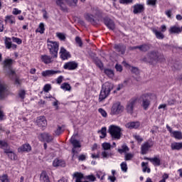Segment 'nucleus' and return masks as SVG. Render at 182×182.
Segmentation results:
<instances>
[{
    "instance_id": "nucleus-1",
    "label": "nucleus",
    "mask_w": 182,
    "mask_h": 182,
    "mask_svg": "<svg viewBox=\"0 0 182 182\" xmlns=\"http://www.w3.org/2000/svg\"><path fill=\"white\" fill-rule=\"evenodd\" d=\"M112 90H113V84L109 82L104 83L99 96L100 102L105 100V99L110 95V92H112Z\"/></svg>"
},
{
    "instance_id": "nucleus-2",
    "label": "nucleus",
    "mask_w": 182,
    "mask_h": 182,
    "mask_svg": "<svg viewBox=\"0 0 182 182\" xmlns=\"http://www.w3.org/2000/svg\"><path fill=\"white\" fill-rule=\"evenodd\" d=\"M151 96H153V93L148 92L142 95L140 97L141 106L144 110H148L149 107H150V99H151Z\"/></svg>"
},
{
    "instance_id": "nucleus-3",
    "label": "nucleus",
    "mask_w": 182,
    "mask_h": 182,
    "mask_svg": "<svg viewBox=\"0 0 182 182\" xmlns=\"http://www.w3.org/2000/svg\"><path fill=\"white\" fill-rule=\"evenodd\" d=\"M108 132L112 137L115 140H119L122 137V129L120 127H117L116 125H111L109 127Z\"/></svg>"
},
{
    "instance_id": "nucleus-4",
    "label": "nucleus",
    "mask_w": 182,
    "mask_h": 182,
    "mask_svg": "<svg viewBox=\"0 0 182 182\" xmlns=\"http://www.w3.org/2000/svg\"><path fill=\"white\" fill-rule=\"evenodd\" d=\"M47 43L50 55H52L53 58H56L58 56V50H59V43L48 40Z\"/></svg>"
},
{
    "instance_id": "nucleus-5",
    "label": "nucleus",
    "mask_w": 182,
    "mask_h": 182,
    "mask_svg": "<svg viewBox=\"0 0 182 182\" xmlns=\"http://www.w3.org/2000/svg\"><path fill=\"white\" fill-rule=\"evenodd\" d=\"M123 110H124V107L119 102H117L113 104L111 113L112 114H120V113H123Z\"/></svg>"
},
{
    "instance_id": "nucleus-6",
    "label": "nucleus",
    "mask_w": 182,
    "mask_h": 182,
    "mask_svg": "<svg viewBox=\"0 0 182 182\" xmlns=\"http://www.w3.org/2000/svg\"><path fill=\"white\" fill-rule=\"evenodd\" d=\"M159 52L151 51L146 55V57L144 58V61L151 63V62H153L154 60H159Z\"/></svg>"
},
{
    "instance_id": "nucleus-7",
    "label": "nucleus",
    "mask_w": 182,
    "mask_h": 182,
    "mask_svg": "<svg viewBox=\"0 0 182 182\" xmlns=\"http://www.w3.org/2000/svg\"><path fill=\"white\" fill-rule=\"evenodd\" d=\"M70 143L73 144V148L72 149V153H73V158L75 157V154L79 153L80 151V149H80L82 147V145L80 144V141L75 139V138L72 137L70 139Z\"/></svg>"
},
{
    "instance_id": "nucleus-8",
    "label": "nucleus",
    "mask_w": 182,
    "mask_h": 182,
    "mask_svg": "<svg viewBox=\"0 0 182 182\" xmlns=\"http://www.w3.org/2000/svg\"><path fill=\"white\" fill-rule=\"evenodd\" d=\"M166 129L171 134V137H173L176 140H182V132L181 131H173L170 126L166 125Z\"/></svg>"
},
{
    "instance_id": "nucleus-9",
    "label": "nucleus",
    "mask_w": 182,
    "mask_h": 182,
    "mask_svg": "<svg viewBox=\"0 0 182 182\" xmlns=\"http://www.w3.org/2000/svg\"><path fill=\"white\" fill-rule=\"evenodd\" d=\"M134 106H136V100H130L126 107V110L127 113H129L130 114H132L133 111L134 110Z\"/></svg>"
},
{
    "instance_id": "nucleus-10",
    "label": "nucleus",
    "mask_w": 182,
    "mask_h": 182,
    "mask_svg": "<svg viewBox=\"0 0 182 182\" xmlns=\"http://www.w3.org/2000/svg\"><path fill=\"white\" fill-rule=\"evenodd\" d=\"M36 123L39 127H46L48 124V122L46 121V118H45V117H38L36 121Z\"/></svg>"
},
{
    "instance_id": "nucleus-11",
    "label": "nucleus",
    "mask_w": 182,
    "mask_h": 182,
    "mask_svg": "<svg viewBox=\"0 0 182 182\" xmlns=\"http://www.w3.org/2000/svg\"><path fill=\"white\" fill-rule=\"evenodd\" d=\"M60 58L63 60H66V59H69V58H70V53L68 50H66L65 48L63 47L60 48Z\"/></svg>"
},
{
    "instance_id": "nucleus-12",
    "label": "nucleus",
    "mask_w": 182,
    "mask_h": 182,
    "mask_svg": "<svg viewBox=\"0 0 182 182\" xmlns=\"http://www.w3.org/2000/svg\"><path fill=\"white\" fill-rule=\"evenodd\" d=\"M40 140L43 141H47V143H50L53 140V137L49 134H41L39 136Z\"/></svg>"
},
{
    "instance_id": "nucleus-13",
    "label": "nucleus",
    "mask_w": 182,
    "mask_h": 182,
    "mask_svg": "<svg viewBox=\"0 0 182 182\" xmlns=\"http://www.w3.org/2000/svg\"><path fill=\"white\" fill-rule=\"evenodd\" d=\"M31 150H32V147L29 144H24L18 149V151L19 153H23V152L28 153L31 151Z\"/></svg>"
},
{
    "instance_id": "nucleus-14",
    "label": "nucleus",
    "mask_w": 182,
    "mask_h": 182,
    "mask_svg": "<svg viewBox=\"0 0 182 182\" xmlns=\"http://www.w3.org/2000/svg\"><path fill=\"white\" fill-rule=\"evenodd\" d=\"M152 146H153V144H151L149 142L144 143L141 147V154H146L147 151H149V149H151V147H152Z\"/></svg>"
},
{
    "instance_id": "nucleus-15",
    "label": "nucleus",
    "mask_w": 182,
    "mask_h": 182,
    "mask_svg": "<svg viewBox=\"0 0 182 182\" xmlns=\"http://www.w3.org/2000/svg\"><path fill=\"white\" fill-rule=\"evenodd\" d=\"M134 14H141V12H143V11H144V4H135L134 6Z\"/></svg>"
},
{
    "instance_id": "nucleus-16",
    "label": "nucleus",
    "mask_w": 182,
    "mask_h": 182,
    "mask_svg": "<svg viewBox=\"0 0 182 182\" xmlns=\"http://www.w3.org/2000/svg\"><path fill=\"white\" fill-rule=\"evenodd\" d=\"M78 66L77 63L75 61H70L68 63H66L63 68L64 69H76Z\"/></svg>"
},
{
    "instance_id": "nucleus-17",
    "label": "nucleus",
    "mask_w": 182,
    "mask_h": 182,
    "mask_svg": "<svg viewBox=\"0 0 182 182\" xmlns=\"http://www.w3.org/2000/svg\"><path fill=\"white\" fill-rule=\"evenodd\" d=\"M125 127L127 129H139L140 127V122H128L125 124Z\"/></svg>"
},
{
    "instance_id": "nucleus-18",
    "label": "nucleus",
    "mask_w": 182,
    "mask_h": 182,
    "mask_svg": "<svg viewBox=\"0 0 182 182\" xmlns=\"http://www.w3.org/2000/svg\"><path fill=\"white\" fill-rule=\"evenodd\" d=\"M53 166L54 167H65L66 163L62 159H55L53 162Z\"/></svg>"
},
{
    "instance_id": "nucleus-19",
    "label": "nucleus",
    "mask_w": 182,
    "mask_h": 182,
    "mask_svg": "<svg viewBox=\"0 0 182 182\" xmlns=\"http://www.w3.org/2000/svg\"><path fill=\"white\" fill-rule=\"evenodd\" d=\"M4 153L8 156L10 160H16V154H15L9 148L8 149H5Z\"/></svg>"
},
{
    "instance_id": "nucleus-20",
    "label": "nucleus",
    "mask_w": 182,
    "mask_h": 182,
    "mask_svg": "<svg viewBox=\"0 0 182 182\" xmlns=\"http://www.w3.org/2000/svg\"><path fill=\"white\" fill-rule=\"evenodd\" d=\"M105 24L106 25V26H107V28L109 29H111L112 31H113V29H114L115 26H114V22H113V21L109 19V18H105L104 20Z\"/></svg>"
},
{
    "instance_id": "nucleus-21",
    "label": "nucleus",
    "mask_w": 182,
    "mask_h": 182,
    "mask_svg": "<svg viewBox=\"0 0 182 182\" xmlns=\"http://www.w3.org/2000/svg\"><path fill=\"white\" fill-rule=\"evenodd\" d=\"M6 92V85L5 83L0 81V99H2L5 96Z\"/></svg>"
},
{
    "instance_id": "nucleus-22",
    "label": "nucleus",
    "mask_w": 182,
    "mask_h": 182,
    "mask_svg": "<svg viewBox=\"0 0 182 182\" xmlns=\"http://www.w3.org/2000/svg\"><path fill=\"white\" fill-rule=\"evenodd\" d=\"M168 31L169 33H181V28L178 27V26H172Z\"/></svg>"
},
{
    "instance_id": "nucleus-23",
    "label": "nucleus",
    "mask_w": 182,
    "mask_h": 182,
    "mask_svg": "<svg viewBox=\"0 0 182 182\" xmlns=\"http://www.w3.org/2000/svg\"><path fill=\"white\" fill-rule=\"evenodd\" d=\"M60 71L59 70H47L42 73L43 76H52V75H56V73H60Z\"/></svg>"
},
{
    "instance_id": "nucleus-24",
    "label": "nucleus",
    "mask_w": 182,
    "mask_h": 182,
    "mask_svg": "<svg viewBox=\"0 0 182 182\" xmlns=\"http://www.w3.org/2000/svg\"><path fill=\"white\" fill-rule=\"evenodd\" d=\"M40 181L41 182H50L49 180V176H48V173L46 171H43L40 175Z\"/></svg>"
},
{
    "instance_id": "nucleus-25",
    "label": "nucleus",
    "mask_w": 182,
    "mask_h": 182,
    "mask_svg": "<svg viewBox=\"0 0 182 182\" xmlns=\"http://www.w3.org/2000/svg\"><path fill=\"white\" fill-rule=\"evenodd\" d=\"M4 22L6 23H10L11 25L15 23V16L10 15V16H6Z\"/></svg>"
},
{
    "instance_id": "nucleus-26",
    "label": "nucleus",
    "mask_w": 182,
    "mask_h": 182,
    "mask_svg": "<svg viewBox=\"0 0 182 182\" xmlns=\"http://www.w3.org/2000/svg\"><path fill=\"white\" fill-rule=\"evenodd\" d=\"M147 160H149L154 166H160L161 160L159 157H154V158H148Z\"/></svg>"
},
{
    "instance_id": "nucleus-27",
    "label": "nucleus",
    "mask_w": 182,
    "mask_h": 182,
    "mask_svg": "<svg viewBox=\"0 0 182 182\" xmlns=\"http://www.w3.org/2000/svg\"><path fill=\"white\" fill-rule=\"evenodd\" d=\"M171 150H181L182 142H173L171 144Z\"/></svg>"
},
{
    "instance_id": "nucleus-28",
    "label": "nucleus",
    "mask_w": 182,
    "mask_h": 182,
    "mask_svg": "<svg viewBox=\"0 0 182 182\" xmlns=\"http://www.w3.org/2000/svg\"><path fill=\"white\" fill-rule=\"evenodd\" d=\"M65 2H66V0H56L57 5L60 6L63 11H66L67 9Z\"/></svg>"
},
{
    "instance_id": "nucleus-29",
    "label": "nucleus",
    "mask_w": 182,
    "mask_h": 182,
    "mask_svg": "<svg viewBox=\"0 0 182 182\" xmlns=\"http://www.w3.org/2000/svg\"><path fill=\"white\" fill-rule=\"evenodd\" d=\"M14 60L11 59V58H7L4 60L3 65H4V68H11V66H12V65H14Z\"/></svg>"
},
{
    "instance_id": "nucleus-30",
    "label": "nucleus",
    "mask_w": 182,
    "mask_h": 182,
    "mask_svg": "<svg viewBox=\"0 0 182 182\" xmlns=\"http://www.w3.org/2000/svg\"><path fill=\"white\" fill-rule=\"evenodd\" d=\"M36 33H41V35L45 33V23H40L38 28L36 30Z\"/></svg>"
},
{
    "instance_id": "nucleus-31",
    "label": "nucleus",
    "mask_w": 182,
    "mask_h": 182,
    "mask_svg": "<svg viewBox=\"0 0 182 182\" xmlns=\"http://www.w3.org/2000/svg\"><path fill=\"white\" fill-rule=\"evenodd\" d=\"M114 48L117 52H121L122 55H123L126 50V46L123 45H115Z\"/></svg>"
},
{
    "instance_id": "nucleus-32",
    "label": "nucleus",
    "mask_w": 182,
    "mask_h": 182,
    "mask_svg": "<svg viewBox=\"0 0 182 182\" xmlns=\"http://www.w3.org/2000/svg\"><path fill=\"white\" fill-rule=\"evenodd\" d=\"M152 31L156 35V38H157V39H164V35H163V33H161V32L157 31V29L154 28L152 30Z\"/></svg>"
},
{
    "instance_id": "nucleus-33",
    "label": "nucleus",
    "mask_w": 182,
    "mask_h": 182,
    "mask_svg": "<svg viewBox=\"0 0 182 182\" xmlns=\"http://www.w3.org/2000/svg\"><path fill=\"white\" fill-rule=\"evenodd\" d=\"M150 47L147 45H143L140 46H135L132 47V49H139V50H143L144 52H146V50H149Z\"/></svg>"
},
{
    "instance_id": "nucleus-34",
    "label": "nucleus",
    "mask_w": 182,
    "mask_h": 182,
    "mask_svg": "<svg viewBox=\"0 0 182 182\" xmlns=\"http://www.w3.org/2000/svg\"><path fill=\"white\" fill-rule=\"evenodd\" d=\"M41 60L44 63H50V62H52V58H50V56H48L46 55H41Z\"/></svg>"
},
{
    "instance_id": "nucleus-35",
    "label": "nucleus",
    "mask_w": 182,
    "mask_h": 182,
    "mask_svg": "<svg viewBox=\"0 0 182 182\" xmlns=\"http://www.w3.org/2000/svg\"><path fill=\"white\" fill-rule=\"evenodd\" d=\"M127 85H130V80H126L124 81L123 84L118 85L117 90L119 92V90L123 89L124 86H127Z\"/></svg>"
},
{
    "instance_id": "nucleus-36",
    "label": "nucleus",
    "mask_w": 182,
    "mask_h": 182,
    "mask_svg": "<svg viewBox=\"0 0 182 182\" xmlns=\"http://www.w3.org/2000/svg\"><path fill=\"white\" fill-rule=\"evenodd\" d=\"M74 176L76 178L75 182H82V180H83V175L80 173H75Z\"/></svg>"
},
{
    "instance_id": "nucleus-37",
    "label": "nucleus",
    "mask_w": 182,
    "mask_h": 182,
    "mask_svg": "<svg viewBox=\"0 0 182 182\" xmlns=\"http://www.w3.org/2000/svg\"><path fill=\"white\" fill-rule=\"evenodd\" d=\"M107 129L106 127H102V129L100 131H99V133H100V139H105V137H106L107 136Z\"/></svg>"
},
{
    "instance_id": "nucleus-38",
    "label": "nucleus",
    "mask_w": 182,
    "mask_h": 182,
    "mask_svg": "<svg viewBox=\"0 0 182 182\" xmlns=\"http://www.w3.org/2000/svg\"><path fill=\"white\" fill-rule=\"evenodd\" d=\"M61 89L63 90H67L69 91L71 89L70 85H69L68 82H64L61 85Z\"/></svg>"
},
{
    "instance_id": "nucleus-39",
    "label": "nucleus",
    "mask_w": 182,
    "mask_h": 182,
    "mask_svg": "<svg viewBox=\"0 0 182 182\" xmlns=\"http://www.w3.org/2000/svg\"><path fill=\"white\" fill-rule=\"evenodd\" d=\"M104 72L109 77H113V76H114V73L111 69H105Z\"/></svg>"
},
{
    "instance_id": "nucleus-40",
    "label": "nucleus",
    "mask_w": 182,
    "mask_h": 182,
    "mask_svg": "<svg viewBox=\"0 0 182 182\" xmlns=\"http://www.w3.org/2000/svg\"><path fill=\"white\" fill-rule=\"evenodd\" d=\"M0 147L1 149H4V153L5 150H8L9 149V146H8V144L4 141H0Z\"/></svg>"
},
{
    "instance_id": "nucleus-41",
    "label": "nucleus",
    "mask_w": 182,
    "mask_h": 182,
    "mask_svg": "<svg viewBox=\"0 0 182 182\" xmlns=\"http://www.w3.org/2000/svg\"><path fill=\"white\" fill-rule=\"evenodd\" d=\"M56 36L60 41H65L66 39V34L63 33H56Z\"/></svg>"
},
{
    "instance_id": "nucleus-42",
    "label": "nucleus",
    "mask_w": 182,
    "mask_h": 182,
    "mask_svg": "<svg viewBox=\"0 0 182 182\" xmlns=\"http://www.w3.org/2000/svg\"><path fill=\"white\" fill-rule=\"evenodd\" d=\"M118 151L120 154L122 153H127V151H129V147L126 145H122V149H118Z\"/></svg>"
},
{
    "instance_id": "nucleus-43",
    "label": "nucleus",
    "mask_w": 182,
    "mask_h": 182,
    "mask_svg": "<svg viewBox=\"0 0 182 182\" xmlns=\"http://www.w3.org/2000/svg\"><path fill=\"white\" fill-rule=\"evenodd\" d=\"M63 131L62 130V127L58 126L56 129L54 131L55 136H60V134H62Z\"/></svg>"
},
{
    "instance_id": "nucleus-44",
    "label": "nucleus",
    "mask_w": 182,
    "mask_h": 182,
    "mask_svg": "<svg viewBox=\"0 0 182 182\" xmlns=\"http://www.w3.org/2000/svg\"><path fill=\"white\" fill-rule=\"evenodd\" d=\"M102 147L104 150H110L112 145L109 143L105 142L102 144Z\"/></svg>"
},
{
    "instance_id": "nucleus-45",
    "label": "nucleus",
    "mask_w": 182,
    "mask_h": 182,
    "mask_svg": "<svg viewBox=\"0 0 182 182\" xmlns=\"http://www.w3.org/2000/svg\"><path fill=\"white\" fill-rule=\"evenodd\" d=\"M67 4L70 6H76L77 5V0H68Z\"/></svg>"
},
{
    "instance_id": "nucleus-46",
    "label": "nucleus",
    "mask_w": 182,
    "mask_h": 182,
    "mask_svg": "<svg viewBox=\"0 0 182 182\" xmlns=\"http://www.w3.org/2000/svg\"><path fill=\"white\" fill-rule=\"evenodd\" d=\"M5 45L7 49H11V46L12 45V43L11 42V38H6Z\"/></svg>"
},
{
    "instance_id": "nucleus-47",
    "label": "nucleus",
    "mask_w": 182,
    "mask_h": 182,
    "mask_svg": "<svg viewBox=\"0 0 182 182\" xmlns=\"http://www.w3.org/2000/svg\"><path fill=\"white\" fill-rule=\"evenodd\" d=\"M121 168L124 173H126L127 171V164L126 162H122L121 164Z\"/></svg>"
},
{
    "instance_id": "nucleus-48",
    "label": "nucleus",
    "mask_w": 182,
    "mask_h": 182,
    "mask_svg": "<svg viewBox=\"0 0 182 182\" xmlns=\"http://www.w3.org/2000/svg\"><path fill=\"white\" fill-rule=\"evenodd\" d=\"M141 166L143 167V171L144 173H146V171H147V173H150V168H147V166H146V163L142 162L141 163Z\"/></svg>"
},
{
    "instance_id": "nucleus-49",
    "label": "nucleus",
    "mask_w": 182,
    "mask_h": 182,
    "mask_svg": "<svg viewBox=\"0 0 182 182\" xmlns=\"http://www.w3.org/2000/svg\"><path fill=\"white\" fill-rule=\"evenodd\" d=\"M50 89H52V86L50 85V84H46V85L43 87V90H44V92H46V93H48V92H49V90H50Z\"/></svg>"
},
{
    "instance_id": "nucleus-50",
    "label": "nucleus",
    "mask_w": 182,
    "mask_h": 182,
    "mask_svg": "<svg viewBox=\"0 0 182 182\" xmlns=\"http://www.w3.org/2000/svg\"><path fill=\"white\" fill-rule=\"evenodd\" d=\"M98 111L102 115V117H107V112L105 109L100 108Z\"/></svg>"
},
{
    "instance_id": "nucleus-51",
    "label": "nucleus",
    "mask_w": 182,
    "mask_h": 182,
    "mask_svg": "<svg viewBox=\"0 0 182 182\" xmlns=\"http://www.w3.org/2000/svg\"><path fill=\"white\" fill-rule=\"evenodd\" d=\"M12 14H13V15H21V14H22V11H21L16 8H14L13 9Z\"/></svg>"
},
{
    "instance_id": "nucleus-52",
    "label": "nucleus",
    "mask_w": 182,
    "mask_h": 182,
    "mask_svg": "<svg viewBox=\"0 0 182 182\" xmlns=\"http://www.w3.org/2000/svg\"><path fill=\"white\" fill-rule=\"evenodd\" d=\"M134 156V155L133 154H130V153L126 154H125V160H127V161L132 160V159H133Z\"/></svg>"
},
{
    "instance_id": "nucleus-53",
    "label": "nucleus",
    "mask_w": 182,
    "mask_h": 182,
    "mask_svg": "<svg viewBox=\"0 0 182 182\" xmlns=\"http://www.w3.org/2000/svg\"><path fill=\"white\" fill-rule=\"evenodd\" d=\"M102 156L104 159H107L109 156H112V154L108 153L106 151L102 152Z\"/></svg>"
},
{
    "instance_id": "nucleus-54",
    "label": "nucleus",
    "mask_w": 182,
    "mask_h": 182,
    "mask_svg": "<svg viewBox=\"0 0 182 182\" xmlns=\"http://www.w3.org/2000/svg\"><path fill=\"white\" fill-rule=\"evenodd\" d=\"M85 19H87V21H93V15L92 14H86L85 15Z\"/></svg>"
},
{
    "instance_id": "nucleus-55",
    "label": "nucleus",
    "mask_w": 182,
    "mask_h": 182,
    "mask_svg": "<svg viewBox=\"0 0 182 182\" xmlns=\"http://www.w3.org/2000/svg\"><path fill=\"white\" fill-rule=\"evenodd\" d=\"M134 138L138 141V143H141L143 141V138L140 135L134 134Z\"/></svg>"
},
{
    "instance_id": "nucleus-56",
    "label": "nucleus",
    "mask_w": 182,
    "mask_h": 182,
    "mask_svg": "<svg viewBox=\"0 0 182 182\" xmlns=\"http://www.w3.org/2000/svg\"><path fill=\"white\" fill-rule=\"evenodd\" d=\"M156 2H157V0H147L146 1L147 5H151V6H154V5H156Z\"/></svg>"
},
{
    "instance_id": "nucleus-57",
    "label": "nucleus",
    "mask_w": 182,
    "mask_h": 182,
    "mask_svg": "<svg viewBox=\"0 0 182 182\" xmlns=\"http://www.w3.org/2000/svg\"><path fill=\"white\" fill-rule=\"evenodd\" d=\"M12 41H13V42H15L16 43H18V45H21V43H22V40H21L18 38L13 37Z\"/></svg>"
},
{
    "instance_id": "nucleus-58",
    "label": "nucleus",
    "mask_w": 182,
    "mask_h": 182,
    "mask_svg": "<svg viewBox=\"0 0 182 182\" xmlns=\"http://www.w3.org/2000/svg\"><path fill=\"white\" fill-rule=\"evenodd\" d=\"M120 4H132L133 2V0H119Z\"/></svg>"
},
{
    "instance_id": "nucleus-59",
    "label": "nucleus",
    "mask_w": 182,
    "mask_h": 182,
    "mask_svg": "<svg viewBox=\"0 0 182 182\" xmlns=\"http://www.w3.org/2000/svg\"><path fill=\"white\" fill-rule=\"evenodd\" d=\"M25 90H21L19 91L18 95L21 99H25Z\"/></svg>"
},
{
    "instance_id": "nucleus-60",
    "label": "nucleus",
    "mask_w": 182,
    "mask_h": 182,
    "mask_svg": "<svg viewBox=\"0 0 182 182\" xmlns=\"http://www.w3.org/2000/svg\"><path fill=\"white\" fill-rule=\"evenodd\" d=\"M78 160L79 161H85L86 160V155L85 154H81L78 156Z\"/></svg>"
},
{
    "instance_id": "nucleus-61",
    "label": "nucleus",
    "mask_w": 182,
    "mask_h": 182,
    "mask_svg": "<svg viewBox=\"0 0 182 182\" xmlns=\"http://www.w3.org/2000/svg\"><path fill=\"white\" fill-rule=\"evenodd\" d=\"M87 180H90V181H95L96 180V177L93 175H90L87 176Z\"/></svg>"
},
{
    "instance_id": "nucleus-62",
    "label": "nucleus",
    "mask_w": 182,
    "mask_h": 182,
    "mask_svg": "<svg viewBox=\"0 0 182 182\" xmlns=\"http://www.w3.org/2000/svg\"><path fill=\"white\" fill-rule=\"evenodd\" d=\"M172 11L171 10H166L165 11V14L166 15V16H168V18H171V14H172Z\"/></svg>"
},
{
    "instance_id": "nucleus-63",
    "label": "nucleus",
    "mask_w": 182,
    "mask_h": 182,
    "mask_svg": "<svg viewBox=\"0 0 182 182\" xmlns=\"http://www.w3.org/2000/svg\"><path fill=\"white\" fill-rule=\"evenodd\" d=\"M75 42L79 45V46H82V40L79 37L75 38Z\"/></svg>"
},
{
    "instance_id": "nucleus-64",
    "label": "nucleus",
    "mask_w": 182,
    "mask_h": 182,
    "mask_svg": "<svg viewBox=\"0 0 182 182\" xmlns=\"http://www.w3.org/2000/svg\"><path fill=\"white\" fill-rule=\"evenodd\" d=\"M122 65L124 66V68H126L127 69H130V68H132L130 65H129L127 63L124 61L122 62Z\"/></svg>"
}]
</instances>
